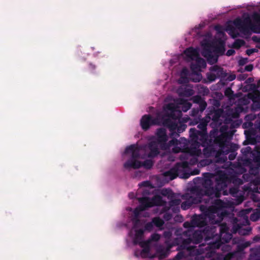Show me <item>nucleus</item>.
Returning a JSON list of instances; mask_svg holds the SVG:
<instances>
[{
    "instance_id": "f257e3e1",
    "label": "nucleus",
    "mask_w": 260,
    "mask_h": 260,
    "mask_svg": "<svg viewBox=\"0 0 260 260\" xmlns=\"http://www.w3.org/2000/svg\"><path fill=\"white\" fill-rule=\"evenodd\" d=\"M202 183L204 190L198 191L197 189L191 190L183 196L182 198L186 201L181 204V208L183 210L188 209L192 204L204 202L206 205H202L200 207L202 214L194 215L190 222L184 223V226L190 229L188 233L193 231L194 227H206L203 230L194 231L192 236L182 241L178 250H180L175 256L174 260H181L183 258L191 257L193 260V254L196 252L198 246H194V244L200 243L205 237L203 232L206 230L211 232V228L217 224L225 217L226 212L225 209L233 207L234 205H238L242 203L245 199V196H250L254 202L259 201L255 193L260 190V177H256L250 182L249 186H245L243 190H239L237 187L230 188V192L235 199L226 200L223 202L218 199L223 190V194L226 195L224 189L231 181L235 185L243 184L241 179L234 178L231 180L224 173L219 172L217 174L206 173L203 174Z\"/></svg>"
},
{
    "instance_id": "f03ea898",
    "label": "nucleus",
    "mask_w": 260,
    "mask_h": 260,
    "mask_svg": "<svg viewBox=\"0 0 260 260\" xmlns=\"http://www.w3.org/2000/svg\"><path fill=\"white\" fill-rule=\"evenodd\" d=\"M166 132L157 131L156 138H153L148 146L139 147L137 145H132L127 147L122 155L124 159L129 158L124 164V168L128 170L140 167L151 168L153 164L152 157L158 154V149H161L174 153L182 152L179 157L183 161L164 173L166 182L173 180L177 176L188 178L190 175L199 174V169L191 172L189 166L194 165L198 162V157L202 154L201 146L205 147L204 154H205L209 145L207 131H190L189 141L183 138L178 141L168 136Z\"/></svg>"
},
{
    "instance_id": "7ed1b4c3",
    "label": "nucleus",
    "mask_w": 260,
    "mask_h": 260,
    "mask_svg": "<svg viewBox=\"0 0 260 260\" xmlns=\"http://www.w3.org/2000/svg\"><path fill=\"white\" fill-rule=\"evenodd\" d=\"M191 107V104L181 98H173L168 96L165 100L162 110H157L154 117L145 114L140 120L143 129H147L152 125L163 126L170 130H176L177 122L182 111L186 112Z\"/></svg>"
},
{
    "instance_id": "20e7f679",
    "label": "nucleus",
    "mask_w": 260,
    "mask_h": 260,
    "mask_svg": "<svg viewBox=\"0 0 260 260\" xmlns=\"http://www.w3.org/2000/svg\"><path fill=\"white\" fill-rule=\"evenodd\" d=\"M200 49L199 47L195 48L189 47L187 48L184 53L179 56V58H183L186 61H192L190 68L192 71L191 74L186 68H183L180 73V78L178 82L183 84L177 89V92L180 96L189 97L194 94V91L192 87L190 85H184L187 83L189 79L194 82L200 81L202 76L201 72L203 69L206 67V61L199 57Z\"/></svg>"
},
{
    "instance_id": "39448f33",
    "label": "nucleus",
    "mask_w": 260,
    "mask_h": 260,
    "mask_svg": "<svg viewBox=\"0 0 260 260\" xmlns=\"http://www.w3.org/2000/svg\"><path fill=\"white\" fill-rule=\"evenodd\" d=\"M141 185L145 188L143 189V197L139 199V206L134 210L136 217L139 215V212H143L147 208L153 206H163L165 202L160 195L167 197L171 201L176 199L175 193L170 189H155L149 181H144Z\"/></svg>"
},
{
    "instance_id": "423d86ee",
    "label": "nucleus",
    "mask_w": 260,
    "mask_h": 260,
    "mask_svg": "<svg viewBox=\"0 0 260 260\" xmlns=\"http://www.w3.org/2000/svg\"><path fill=\"white\" fill-rule=\"evenodd\" d=\"M142 213V212H139V215L138 217H136L134 211H132L131 218L134 225L129 233V235L135 244H138L142 248V250L135 252L136 256L142 258H153L155 255L151 254L150 252V243L152 241H158L160 239L161 236L158 234H153L148 240H143L144 232L143 228L145 221L140 219Z\"/></svg>"
},
{
    "instance_id": "0eeeda50",
    "label": "nucleus",
    "mask_w": 260,
    "mask_h": 260,
    "mask_svg": "<svg viewBox=\"0 0 260 260\" xmlns=\"http://www.w3.org/2000/svg\"><path fill=\"white\" fill-rule=\"evenodd\" d=\"M242 156L238 159L239 167L241 168L240 173L246 171L245 167H248L250 175L255 176L260 171V146H256L252 151L250 147L247 146L241 149Z\"/></svg>"
},
{
    "instance_id": "6e6552de",
    "label": "nucleus",
    "mask_w": 260,
    "mask_h": 260,
    "mask_svg": "<svg viewBox=\"0 0 260 260\" xmlns=\"http://www.w3.org/2000/svg\"><path fill=\"white\" fill-rule=\"evenodd\" d=\"M243 110V108L241 107H237L235 108L227 107L224 110H218L215 111L212 114V120L215 123V125L217 126L213 130H218V127L221 126L219 130H227L228 126L224 125L230 124L234 127H237L239 125L241 121L239 122L234 120L239 117L240 113Z\"/></svg>"
},
{
    "instance_id": "1a4fd4ad",
    "label": "nucleus",
    "mask_w": 260,
    "mask_h": 260,
    "mask_svg": "<svg viewBox=\"0 0 260 260\" xmlns=\"http://www.w3.org/2000/svg\"><path fill=\"white\" fill-rule=\"evenodd\" d=\"M214 29L217 31L218 37L222 38L224 36V31L227 32L233 38L248 34L249 29L254 32H257L249 18L245 19L244 21L237 18L233 22L228 23L225 28L220 25H216Z\"/></svg>"
},
{
    "instance_id": "9d476101",
    "label": "nucleus",
    "mask_w": 260,
    "mask_h": 260,
    "mask_svg": "<svg viewBox=\"0 0 260 260\" xmlns=\"http://www.w3.org/2000/svg\"><path fill=\"white\" fill-rule=\"evenodd\" d=\"M201 45L203 49L202 54L210 64L215 63L218 55L225 51L224 42L221 39L213 40L210 32L206 34Z\"/></svg>"
},
{
    "instance_id": "9b49d317",
    "label": "nucleus",
    "mask_w": 260,
    "mask_h": 260,
    "mask_svg": "<svg viewBox=\"0 0 260 260\" xmlns=\"http://www.w3.org/2000/svg\"><path fill=\"white\" fill-rule=\"evenodd\" d=\"M252 208H248L241 210L238 214L239 217L242 218V224L238 223L239 221L236 218H234L231 222L233 223V228L232 232L233 233H238L241 235H247L250 234L251 231L250 227L246 228H243V226L249 224V221L247 215L249 214L252 211Z\"/></svg>"
},
{
    "instance_id": "f8f14e48",
    "label": "nucleus",
    "mask_w": 260,
    "mask_h": 260,
    "mask_svg": "<svg viewBox=\"0 0 260 260\" xmlns=\"http://www.w3.org/2000/svg\"><path fill=\"white\" fill-rule=\"evenodd\" d=\"M219 151L217 152L216 154V157L221 156L219 159L217 160L219 162H224L226 159L225 155L231 151V154L229 156L230 160H233L235 158L237 153L235 151L238 149L239 146L235 144L230 143L229 141L225 140L224 142L219 143Z\"/></svg>"
},
{
    "instance_id": "ddd939ff",
    "label": "nucleus",
    "mask_w": 260,
    "mask_h": 260,
    "mask_svg": "<svg viewBox=\"0 0 260 260\" xmlns=\"http://www.w3.org/2000/svg\"><path fill=\"white\" fill-rule=\"evenodd\" d=\"M171 231H166L164 233V237L166 239L165 243L167 246L166 248H159L157 249V254L160 258L166 257L170 253V249L174 245L180 244V239L179 238L174 240L173 243H171L169 239L172 236Z\"/></svg>"
},
{
    "instance_id": "4468645a",
    "label": "nucleus",
    "mask_w": 260,
    "mask_h": 260,
    "mask_svg": "<svg viewBox=\"0 0 260 260\" xmlns=\"http://www.w3.org/2000/svg\"><path fill=\"white\" fill-rule=\"evenodd\" d=\"M244 119L245 122L242 124L243 128L260 130V113L257 116L253 114L247 115Z\"/></svg>"
},
{
    "instance_id": "2eb2a0df",
    "label": "nucleus",
    "mask_w": 260,
    "mask_h": 260,
    "mask_svg": "<svg viewBox=\"0 0 260 260\" xmlns=\"http://www.w3.org/2000/svg\"><path fill=\"white\" fill-rule=\"evenodd\" d=\"M181 203L179 199H175L169 203V207L165 206L160 214L165 213L164 218L165 220L168 221L171 219L172 215V213H177L179 211V205Z\"/></svg>"
},
{
    "instance_id": "dca6fc26",
    "label": "nucleus",
    "mask_w": 260,
    "mask_h": 260,
    "mask_svg": "<svg viewBox=\"0 0 260 260\" xmlns=\"http://www.w3.org/2000/svg\"><path fill=\"white\" fill-rule=\"evenodd\" d=\"M252 101L251 110L257 111L260 109V95L256 93L255 95L249 94L248 96H245L239 100V103L246 105L249 103L250 100Z\"/></svg>"
},
{
    "instance_id": "f3484780",
    "label": "nucleus",
    "mask_w": 260,
    "mask_h": 260,
    "mask_svg": "<svg viewBox=\"0 0 260 260\" xmlns=\"http://www.w3.org/2000/svg\"><path fill=\"white\" fill-rule=\"evenodd\" d=\"M226 73L222 68L214 66L210 69V72L207 74V78L210 82L215 81L217 78H225Z\"/></svg>"
},
{
    "instance_id": "a211bd4d",
    "label": "nucleus",
    "mask_w": 260,
    "mask_h": 260,
    "mask_svg": "<svg viewBox=\"0 0 260 260\" xmlns=\"http://www.w3.org/2000/svg\"><path fill=\"white\" fill-rule=\"evenodd\" d=\"M260 131H244V134L247 137L248 143L254 144L256 142H260V134L257 132Z\"/></svg>"
},
{
    "instance_id": "6ab92c4d",
    "label": "nucleus",
    "mask_w": 260,
    "mask_h": 260,
    "mask_svg": "<svg viewBox=\"0 0 260 260\" xmlns=\"http://www.w3.org/2000/svg\"><path fill=\"white\" fill-rule=\"evenodd\" d=\"M251 254L249 260H255L256 258H260V246L250 249Z\"/></svg>"
},
{
    "instance_id": "aec40b11",
    "label": "nucleus",
    "mask_w": 260,
    "mask_h": 260,
    "mask_svg": "<svg viewBox=\"0 0 260 260\" xmlns=\"http://www.w3.org/2000/svg\"><path fill=\"white\" fill-rule=\"evenodd\" d=\"M142 183L139 184V186L140 187V189L138 190V193L137 194H135L134 192H130L128 194V197L130 199H133L136 196L137 197V198L138 199V201H139L140 198H142L143 197V189H144L145 187H144L143 185H141Z\"/></svg>"
},
{
    "instance_id": "412c9836",
    "label": "nucleus",
    "mask_w": 260,
    "mask_h": 260,
    "mask_svg": "<svg viewBox=\"0 0 260 260\" xmlns=\"http://www.w3.org/2000/svg\"><path fill=\"white\" fill-rule=\"evenodd\" d=\"M152 222L156 227L159 229V230H162L163 229L164 221L160 218L158 217L153 218L152 219Z\"/></svg>"
},
{
    "instance_id": "4be33fe9",
    "label": "nucleus",
    "mask_w": 260,
    "mask_h": 260,
    "mask_svg": "<svg viewBox=\"0 0 260 260\" xmlns=\"http://www.w3.org/2000/svg\"><path fill=\"white\" fill-rule=\"evenodd\" d=\"M260 217V212L258 209H255L254 212L251 215L250 219L252 221L257 220Z\"/></svg>"
},
{
    "instance_id": "5701e85b",
    "label": "nucleus",
    "mask_w": 260,
    "mask_h": 260,
    "mask_svg": "<svg viewBox=\"0 0 260 260\" xmlns=\"http://www.w3.org/2000/svg\"><path fill=\"white\" fill-rule=\"evenodd\" d=\"M236 79V75L233 74H228L226 73V77L225 78H222V79H224L226 81H232Z\"/></svg>"
},
{
    "instance_id": "b1692460",
    "label": "nucleus",
    "mask_w": 260,
    "mask_h": 260,
    "mask_svg": "<svg viewBox=\"0 0 260 260\" xmlns=\"http://www.w3.org/2000/svg\"><path fill=\"white\" fill-rule=\"evenodd\" d=\"M208 121L205 120V121H202L198 125V127L200 129V130H206L207 129V125Z\"/></svg>"
},
{
    "instance_id": "393cba45",
    "label": "nucleus",
    "mask_w": 260,
    "mask_h": 260,
    "mask_svg": "<svg viewBox=\"0 0 260 260\" xmlns=\"http://www.w3.org/2000/svg\"><path fill=\"white\" fill-rule=\"evenodd\" d=\"M224 94L226 96H228L230 99H232L233 94V92L231 88H227L224 92Z\"/></svg>"
},
{
    "instance_id": "a878e982",
    "label": "nucleus",
    "mask_w": 260,
    "mask_h": 260,
    "mask_svg": "<svg viewBox=\"0 0 260 260\" xmlns=\"http://www.w3.org/2000/svg\"><path fill=\"white\" fill-rule=\"evenodd\" d=\"M153 225L154 224L152 221L147 223L145 224V230L148 231H152L153 228Z\"/></svg>"
},
{
    "instance_id": "bb28decb",
    "label": "nucleus",
    "mask_w": 260,
    "mask_h": 260,
    "mask_svg": "<svg viewBox=\"0 0 260 260\" xmlns=\"http://www.w3.org/2000/svg\"><path fill=\"white\" fill-rule=\"evenodd\" d=\"M199 104L200 105V111L201 112H202L207 107V104L206 103L203 101L202 102H200Z\"/></svg>"
},
{
    "instance_id": "cd10ccee",
    "label": "nucleus",
    "mask_w": 260,
    "mask_h": 260,
    "mask_svg": "<svg viewBox=\"0 0 260 260\" xmlns=\"http://www.w3.org/2000/svg\"><path fill=\"white\" fill-rule=\"evenodd\" d=\"M253 20L256 23L258 26H260V16L258 15H254L253 16Z\"/></svg>"
},
{
    "instance_id": "c85d7f7f",
    "label": "nucleus",
    "mask_w": 260,
    "mask_h": 260,
    "mask_svg": "<svg viewBox=\"0 0 260 260\" xmlns=\"http://www.w3.org/2000/svg\"><path fill=\"white\" fill-rule=\"evenodd\" d=\"M257 51H258V49L256 48L249 49H247L246 50V54L250 56L251 54H252L253 53L257 52Z\"/></svg>"
},
{
    "instance_id": "c756f323",
    "label": "nucleus",
    "mask_w": 260,
    "mask_h": 260,
    "mask_svg": "<svg viewBox=\"0 0 260 260\" xmlns=\"http://www.w3.org/2000/svg\"><path fill=\"white\" fill-rule=\"evenodd\" d=\"M192 100L194 103H200L202 102L203 100L200 96H194L192 98Z\"/></svg>"
},
{
    "instance_id": "7c9ffc66",
    "label": "nucleus",
    "mask_w": 260,
    "mask_h": 260,
    "mask_svg": "<svg viewBox=\"0 0 260 260\" xmlns=\"http://www.w3.org/2000/svg\"><path fill=\"white\" fill-rule=\"evenodd\" d=\"M244 44V42L242 40H237L234 43V46L236 47H240Z\"/></svg>"
},
{
    "instance_id": "2f4dec72",
    "label": "nucleus",
    "mask_w": 260,
    "mask_h": 260,
    "mask_svg": "<svg viewBox=\"0 0 260 260\" xmlns=\"http://www.w3.org/2000/svg\"><path fill=\"white\" fill-rule=\"evenodd\" d=\"M235 53V51L234 49H232L229 50L226 52V55L228 56H230L234 55Z\"/></svg>"
},
{
    "instance_id": "473e14b6",
    "label": "nucleus",
    "mask_w": 260,
    "mask_h": 260,
    "mask_svg": "<svg viewBox=\"0 0 260 260\" xmlns=\"http://www.w3.org/2000/svg\"><path fill=\"white\" fill-rule=\"evenodd\" d=\"M247 62V58H241L239 60V63L240 65H243Z\"/></svg>"
},
{
    "instance_id": "72a5a7b5",
    "label": "nucleus",
    "mask_w": 260,
    "mask_h": 260,
    "mask_svg": "<svg viewBox=\"0 0 260 260\" xmlns=\"http://www.w3.org/2000/svg\"><path fill=\"white\" fill-rule=\"evenodd\" d=\"M207 165H208V161L206 160H201L200 162V165L201 166H205Z\"/></svg>"
},
{
    "instance_id": "f704fd0d",
    "label": "nucleus",
    "mask_w": 260,
    "mask_h": 260,
    "mask_svg": "<svg viewBox=\"0 0 260 260\" xmlns=\"http://www.w3.org/2000/svg\"><path fill=\"white\" fill-rule=\"evenodd\" d=\"M253 67L251 65H249L245 67V70L248 72L251 71Z\"/></svg>"
},
{
    "instance_id": "c9c22d12",
    "label": "nucleus",
    "mask_w": 260,
    "mask_h": 260,
    "mask_svg": "<svg viewBox=\"0 0 260 260\" xmlns=\"http://www.w3.org/2000/svg\"><path fill=\"white\" fill-rule=\"evenodd\" d=\"M258 239H259V238H258V237H257V236H256V237H255L253 238V240H254V241H256L258 240Z\"/></svg>"
},
{
    "instance_id": "e433bc0d",
    "label": "nucleus",
    "mask_w": 260,
    "mask_h": 260,
    "mask_svg": "<svg viewBox=\"0 0 260 260\" xmlns=\"http://www.w3.org/2000/svg\"><path fill=\"white\" fill-rule=\"evenodd\" d=\"M204 90H205V92H206V93H208L209 92V90L207 88H204Z\"/></svg>"
},
{
    "instance_id": "4c0bfd02",
    "label": "nucleus",
    "mask_w": 260,
    "mask_h": 260,
    "mask_svg": "<svg viewBox=\"0 0 260 260\" xmlns=\"http://www.w3.org/2000/svg\"><path fill=\"white\" fill-rule=\"evenodd\" d=\"M247 176H248V175H247V174H244V175H243V178H244V179H246V177H247Z\"/></svg>"
},
{
    "instance_id": "58836bf2",
    "label": "nucleus",
    "mask_w": 260,
    "mask_h": 260,
    "mask_svg": "<svg viewBox=\"0 0 260 260\" xmlns=\"http://www.w3.org/2000/svg\"><path fill=\"white\" fill-rule=\"evenodd\" d=\"M154 108L153 107H150L149 108V110L148 111V112H152V110H153Z\"/></svg>"
},
{
    "instance_id": "ea45409f",
    "label": "nucleus",
    "mask_w": 260,
    "mask_h": 260,
    "mask_svg": "<svg viewBox=\"0 0 260 260\" xmlns=\"http://www.w3.org/2000/svg\"><path fill=\"white\" fill-rule=\"evenodd\" d=\"M217 131H211V132H212V133H211V135H214L215 133L216 132H217Z\"/></svg>"
},
{
    "instance_id": "a19ab883",
    "label": "nucleus",
    "mask_w": 260,
    "mask_h": 260,
    "mask_svg": "<svg viewBox=\"0 0 260 260\" xmlns=\"http://www.w3.org/2000/svg\"><path fill=\"white\" fill-rule=\"evenodd\" d=\"M90 66L92 69H94L95 68L94 66L92 64H90Z\"/></svg>"
},
{
    "instance_id": "79ce46f5",
    "label": "nucleus",
    "mask_w": 260,
    "mask_h": 260,
    "mask_svg": "<svg viewBox=\"0 0 260 260\" xmlns=\"http://www.w3.org/2000/svg\"><path fill=\"white\" fill-rule=\"evenodd\" d=\"M258 208L257 209L258 210L259 212H260V205H258Z\"/></svg>"
},
{
    "instance_id": "37998d69",
    "label": "nucleus",
    "mask_w": 260,
    "mask_h": 260,
    "mask_svg": "<svg viewBox=\"0 0 260 260\" xmlns=\"http://www.w3.org/2000/svg\"><path fill=\"white\" fill-rule=\"evenodd\" d=\"M173 62H174L173 61V60H171V61H170V63H171V64H172L173 63Z\"/></svg>"
},
{
    "instance_id": "c03bdc74",
    "label": "nucleus",
    "mask_w": 260,
    "mask_h": 260,
    "mask_svg": "<svg viewBox=\"0 0 260 260\" xmlns=\"http://www.w3.org/2000/svg\"><path fill=\"white\" fill-rule=\"evenodd\" d=\"M189 130L192 131V130H195V129H194V128H190V129H189Z\"/></svg>"
},
{
    "instance_id": "a18cd8bd",
    "label": "nucleus",
    "mask_w": 260,
    "mask_h": 260,
    "mask_svg": "<svg viewBox=\"0 0 260 260\" xmlns=\"http://www.w3.org/2000/svg\"><path fill=\"white\" fill-rule=\"evenodd\" d=\"M157 130L161 131V130H163V129H162V128H160L157 129Z\"/></svg>"
},
{
    "instance_id": "49530a36",
    "label": "nucleus",
    "mask_w": 260,
    "mask_h": 260,
    "mask_svg": "<svg viewBox=\"0 0 260 260\" xmlns=\"http://www.w3.org/2000/svg\"><path fill=\"white\" fill-rule=\"evenodd\" d=\"M180 219H181L180 221H182V217L181 216V217H180Z\"/></svg>"
},
{
    "instance_id": "de8ad7c7",
    "label": "nucleus",
    "mask_w": 260,
    "mask_h": 260,
    "mask_svg": "<svg viewBox=\"0 0 260 260\" xmlns=\"http://www.w3.org/2000/svg\"><path fill=\"white\" fill-rule=\"evenodd\" d=\"M195 111H196V110H195L194 109H193V110H192V112H194Z\"/></svg>"
},
{
    "instance_id": "09e8293b",
    "label": "nucleus",
    "mask_w": 260,
    "mask_h": 260,
    "mask_svg": "<svg viewBox=\"0 0 260 260\" xmlns=\"http://www.w3.org/2000/svg\"><path fill=\"white\" fill-rule=\"evenodd\" d=\"M258 41L260 42V38L258 39Z\"/></svg>"
},
{
    "instance_id": "8fccbe9b",
    "label": "nucleus",
    "mask_w": 260,
    "mask_h": 260,
    "mask_svg": "<svg viewBox=\"0 0 260 260\" xmlns=\"http://www.w3.org/2000/svg\"><path fill=\"white\" fill-rule=\"evenodd\" d=\"M253 40H255L254 37H253Z\"/></svg>"
}]
</instances>
